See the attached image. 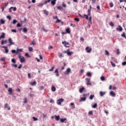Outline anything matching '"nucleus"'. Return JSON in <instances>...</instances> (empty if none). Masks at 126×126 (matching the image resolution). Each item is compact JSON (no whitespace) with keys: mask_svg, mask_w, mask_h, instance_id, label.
<instances>
[{"mask_svg":"<svg viewBox=\"0 0 126 126\" xmlns=\"http://www.w3.org/2000/svg\"><path fill=\"white\" fill-rule=\"evenodd\" d=\"M23 49H17V50H12L11 52L13 54H15V55H18V53L22 52Z\"/></svg>","mask_w":126,"mask_h":126,"instance_id":"obj_1","label":"nucleus"},{"mask_svg":"<svg viewBox=\"0 0 126 126\" xmlns=\"http://www.w3.org/2000/svg\"><path fill=\"white\" fill-rule=\"evenodd\" d=\"M19 59L20 60L21 63H25V58L24 57H21V54H19Z\"/></svg>","mask_w":126,"mask_h":126,"instance_id":"obj_2","label":"nucleus"},{"mask_svg":"<svg viewBox=\"0 0 126 126\" xmlns=\"http://www.w3.org/2000/svg\"><path fill=\"white\" fill-rule=\"evenodd\" d=\"M64 101V99L63 98H59L58 100L57 101V104L58 105H62V103Z\"/></svg>","mask_w":126,"mask_h":126,"instance_id":"obj_3","label":"nucleus"},{"mask_svg":"<svg viewBox=\"0 0 126 126\" xmlns=\"http://www.w3.org/2000/svg\"><path fill=\"white\" fill-rule=\"evenodd\" d=\"M8 42L9 44L8 46H11L12 45H14L15 44V43L12 41V39H11L10 37L8 38Z\"/></svg>","mask_w":126,"mask_h":126,"instance_id":"obj_4","label":"nucleus"},{"mask_svg":"<svg viewBox=\"0 0 126 126\" xmlns=\"http://www.w3.org/2000/svg\"><path fill=\"white\" fill-rule=\"evenodd\" d=\"M71 71V69H70V68H67L66 71L64 72V74L68 75L69 73H70Z\"/></svg>","mask_w":126,"mask_h":126,"instance_id":"obj_5","label":"nucleus"},{"mask_svg":"<svg viewBox=\"0 0 126 126\" xmlns=\"http://www.w3.org/2000/svg\"><path fill=\"white\" fill-rule=\"evenodd\" d=\"M87 85H92L91 82H90V78H86Z\"/></svg>","mask_w":126,"mask_h":126,"instance_id":"obj_6","label":"nucleus"},{"mask_svg":"<svg viewBox=\"0 0 126 126\" xmlns=\"http://www.w3.org/2000/svg\"><path fill=\"white\" fill-rule=\"evenodd\" d=\"M106 93H107V92L101 91L99 92V96L100 97H103V96H104V95H106Z\"/></svg>","mask_w":126,"mask_h":126,"instance_id":"obj_7","label":"nucleus"},{"mask_svg":"<svg viewBox=\"0 0 126 126\" xmlns=\"http://www.w3.org/2000/svg\"><path fill=\"white\" fill-rule=\"evenodd\" d=\"M64 53H66L68 56H71L73 54L72 52H69V50H67L66 51H65Z\"/></svg>","mask_w":126,"mask_h":126,"instance_id":"obj_8","label":"nucleus"},{"mask_svg":"<svg viewBox=\"0 0 126 126\" xmlns=\"http://www.w3.org/2000/svg\"><path fill=\"white\" fill-rule=\"evenodd\" d=\"M54 73H56V76H60V73H59V68H57L54 71Z\"/></svg>","mask_w":126,"mask_h":126,"instance_id":"obj_9","label":"nucleus"},{"mask_svg":"<svg viewBox=\"0 0 126 126\" xmlns=\"http://www.w3.org/2000/svg\"><path fill=\"white\" fill-rule=\"evenodd\" d=\"M110 95L112 97H116V94L113 91L110 92Z\"/></svg>","mask_w":126,"mask_h":126,"instance_id":"obj_10","label":"nucleus"},{"mask_svg":"<svg viewBox=\"0 0 126 126\" xmlns=\"http://www.w3.org/2000/svg\"><path fill=\"white\" fill-rule=\"evenodd\" d=\"M4 109H8V111L10 110V107L8 106V104L6 103L4 106Z\"/></svg>","mask_w":126,"mask_h":126,"instance_id":"obj_11","label":"nucleus"},{"mask_svg":"<svg viewBox=\"0 0 126 126\" xmlns=\"http://www.w3.org/2000/svg\"><path fill=\"white\" fill-rule=\"evenodd\" d=\"M86 51H87V53H91V51H92V49L89 48V47H87L86 48Z\"/></svg>","mask_w":126,"mask_h":126,"instance_id":"obj_12","label":"nucleus"},{"mask_svg":"<svg viewBox=\"0 0 126 126\" xmlns=\"http://www.w3.org/2000/svg\"><path fill=\"white\" fill-rule=\"evenodd\" d=\"M62 44H64V46L65 47H66V48H68V46H66V45H69V43L68 42H66V41H63L62 42Z\"/></svg>","mask_w":126,"mask_h":126,"instance_id":"obj_13","label":"nucleus"},{"mask_svg":"<svg viewBox=\"0 0 126 126\" xmlns=\"http://www.w3.org/2000/svg\"><path fill=\"white\" fill-rule=\"evenodd\" d=\"M116 30L117 31L122 32V31H123V28H122V27L121 26H119V27L116 28Z\"/></svg>","mask_w":126,"mask_h":126,"instance_id":"obj_14","label":"nucleus"},{"mask_svg":"<svg viewBox=\"0 0 126 126\" xmlns=\"http://www.w3.org/2000/svg\"><path fill=\"white\" fill-rule=\"evenodd\" d=\"M36 84H37V82H36V81H35L30 83V84H31V85H32V86H34V85H36Z\"/></svg>","mask_w":126,"mask_h":126,"instance_id":"obj_15","label":"nucleus"},{"mask_svg":"<svg viewBox=\"0 0 126 126\" xmlns=\"http://www.w3.org/2000/svg\"><path fill=\"white\" fill-rule=\"evenodd\" d=\"M7 43V40H2L1 42V45H3L4 44H6Z\"/></svg>","mask_w":126,"mask_h":126,"instance_id":"obj_16","label":"nucleus"},{"mask_svg":"<svg viewBox=\"0 0 126 126\" xmlns=\"http://www.w3.org/2000/svg\"><path fill=\"white\" fill-rule=\"evenodd\" d=\"M0 23L1 24H4L5 23V21L3 20V19H1L0 20Z\"/></svg>","mask_w":126,"mask_h":126,"instance_id":"obj_17","label":"nucleus"},{"mask_svg":"<svg viewBox=\"0 0 126 126\" xmlns=\"http://www.w3.org/2000/svg\"><path fill=\"white\" fill-rule=\"evenodd\" d=\"M84 101H86V97H81V99H80V102H82Z\"/></svg>","mask_w":126,"mask_h":126,"instance_id":"obj_18","label":"nucleus"},{"mask_svg":"<svg viewBox=\"0 0 126 126\" xmlns=\"http://www.w3.org/2000/svg\"><path fill=\"white\" fill-rule=\"evenodd\" d=\"M66 33H67L68 34H70V29L67 28L66 29Z\"/></svg>","mask_w":126,"mask_h":126,"instance_id":"obj_19","label":"nucleus"},{"mask_svg":"<svg viewBox=\"0 0 126 126\" xmlns=\"http://www.w3.org/2000/svg\"><path fill=\"white\" fill-rule=\"evenodd\" d=\"M56 1H57V0H51V4H52V5H55V4H56Z\"/></svg>","mask_w":126,"mask_h":126,"instance_id":"obj_20","label":"nucleus"},{"mask_svg":"<svg viewBox=\"0 0 126 126\" xmlns=\"http://www.w3.org/2000/svg\"><path fill=\"white\" fill-rule=\"evenodd\" d=\"M43 12L44 14H45L46 15H49V12L47 11V10H44Z\"/></svg>","mask_w":126,"mask_h":126,"instance_id":"obj_21","label":"nucleus"},{"mask_svg":"<svg viewBox=\"0 0 126 126\" xmlns=\"http://www.w3.org/2000/svg\"><path fill=\"white\" fill-rule=\"evenodd\" d=\"M55 120H56L57 121H60V115L58 116H55Z\"/></svg>","mask_w":126,"mask_h":126,"instance_id":"obj_22","label":"nucleus"},{"mask_svg":"<svg viewBox=\"0 0 126 126\" xmlns=\"http://www.w3.org/2000/svg\"><path fill=\"white\" fill-rule=\"evenodd\" d=\"M66 121V118H62L60 120L61 123H64V121Z\"/></svg>","mask_w":126,"mask_h":126,"instance_id":"obj_23","label":"nucleus"},{"mask_svg":"<svg viewBox=\"0 0 126 126\" xmlns=\"http://www.w3.org/2000/svg\"><path fill=\"white\" fill-rule=\"evenodd\" d=\"M51 90H52V91H53V92H55V91H56V87H55V86H52Z\"/></svg>","mask_w":126,"mask_h":126,"instance_id":"obj_24","label":"nucleus"},{"mask_svg":"<svg viewBox=\"0 0 126 126\" xmlns=\"http://www.w3.org/2000/svg\"><path fill=\"white\" fill-rule=\"evenodd\" d=\"M2 34L0 36V38H2V39H4V36H5V33L2 32Z\"/></svg>","mask_w":126,"mask_h":126,"instance_id":"obj_25","label":"nucleus"},{"mask_svg":"<svg viewBox=\"0 0 126 126\" xmlns=\"http://www.w3.org/2000/svg\"><path fill=\"white\" fill-rule=\"evenodd\" d=\"M28 31V30H27V28H23V32H24V33H27Z\"/></svg>","mask_w":126,"mask_h":126,"instance_id":"obj_26","label":"nucleus"},{"mask_svg":"<svg viewBox=\"0 0 126 126\" xmlns=\"http://www.w3.org/2000/svg\"><path fill=\"white\" fill-rule=\"evenodd\" d=\"M83 90H84V87H82L81 88H80L79 89L80 93H82V92H83Z\"/></svg>","mask_w":126,"mask_h":126,"instance_id":"obj_27","label":"nucleus"},{"mask_svg":"<svg viewBox=\"0 0 126 126\" xmlns=\"http://www.w3.org/2000/svg\"><path fill=\"white\" fill-rule=\"evenodd\" d=\"M87 76H89V77H91L92 76V75L91 74V73L89 72L87 73Z\"/></svg>","mask_w":126,"mask_h":126,"instance_id":"obj_28","label":"nucleus"},{"mask_svg":"<svg viewBox=\"0 0 126 126\" xmlns=\"http://www.w3.org/2000/svg\"><path fill=\"white\" fill-rule=\"evenodd\" d=\"M94 97H95V95H94V94L93 95H91L90 96V100H93V98H94Z\"/></svg>","mask_w":126,"mask_h":126,"instance_id":"obj_29","label":"nucleus"},{"mask_svg":"<svg viewBox=\"0 0 126 126\" xmlns=\"http://www.w3.org/2000/svg\"><path fill=\"white\" fill-rule=\"evenodd\" d=\"M109 25L110 26L113 27V26H114V23H113V22L111 21L109 22Z\"/></svg>","mask_w":126,"mask_h":126,"instance_id":"obj_30","label":"nucleus"},{"mask_svg":"<svg viewBox=\"0 0 126 126\" xmlns=\"http://www.w3.org/2000/svg\"><path fill=\"white\" fill-rule=\"evenodd\" d=\"M84 18H86V19H89V17H88V15L86 14L84 15Z\"/></svg>","mask_w":126,"mask_h":126,"instance_id":"obj_31","label":"nucleus"},{"mask_svg":"<svg viewBox=\"0 0 126 126\" xmlns=\"http://www.w3.org/2000/svg\"><path fill=\"white\" fill-rule=\"evenodd\" d=\"M65 64H66L65 63L63 62V65H64V66H62V67H61L62 70H63V69H64V66H65Z\"/></svg>","mask_w":126,"mask_h":126,"instance_id":"obj_32","label":"nucleus"},{"mask_svg":"<svg viewBox=\"0 0 126 126\" xmlns=\"http://www.w3.org/2000/svg\"><path fill=\"white\" fill-rule=\"evenodd\" d=\"M100 80H101V81H104V80H105V77H104V76H102L100 77Z\"/></svg>","mask_w":126,"mask_h":126,"instance_id":"obj_33","label":"nucleus"},{"mask_svg":"<svg viewBox=\"0 0 126 126\" xmlns=\"http://www.w3.org/2000/svg\"><path fill=\"white\" fill-rule=\"evenodd\" d=\"M121 36L122 37H124V38H125V39H126V33L123 32V34H122Z\"/></svg>","mask_w":126,"mask_h":126,"instance_id":"obj_34","label":"nucleus"},{"mask_svg":"<svg viewBox=\"0 0 126 126\" xmlns=\"http://www.w3.org/2000/svg\"><path fill=\"white\" fill-rule=\"evenodd\" d=\"M51 0H47L44 1V4H47L48 3V2H50V1H51Z\"/></svg>","mask_w":126,"mask_h":126,"instance_id":"obj_35","label":"nucleus"},{"mask_svg":"<svg viewBox=\"0 0 126 126\" xmlns=\"http://www.w3.org/2000/svg\"><path fill=\"white\" fill-rule=\"evenodd\" d=\"M54 68H55V66L52 67L51 69L49 70V71H54Z\"/></svg>","mask_w":126,"mask_h":126,"instance_id":"obj_36","label":"nucleus"},{"mask_svg":"<svg viewBox=\"0 0 126 126\" xmlns=\"http://www.w3.org/2000/svg\"><path fill=\"white\" fill-rule=\"evenodd\" d=\"M92 108H94V109L97 108V103H95L94 105H93Z\"/></svg>","mask_w":126,"mask_h":126,"instance_id":"obj_37","label":"nucleus"},{"mask_svg":"<svg viewBox=\"0 0 126 126\" xmlns=\"http://www.w3.org/2000/svg\"><path fill=\"white\" fill-rule=\"evenodd\" d=\"M24 104H27V98H26V97L24 98Z\"/></svg>","mask_w":126,"mask_h":126,"instance_id":"obj_38","label":"nucleus"},{"mask_svg":"<svg viewBox=\"0 0 126 126\" xmlns=\"http://www.w3.org/2000/svg\"><path fill=\"white\" fill-rule=\"evenodd\" d=\"M11 8L13 9L14 11H16V7H11Z\"/></svg>","mask_w":126,"mask_h":126,"instance_id":"obj_39","label":"nucleus"},{"mask_svg":"<svg viewBox=\"0 0 126 126\" xmlns=\"http://www.w3.org/2000/svg\"><path fill=\"white\" fill-rule=\"evenodd\" d=\"M29 52H32L33 51V48L30 47L29 48Z\"/></svg>","mask_w":126,"mask_h":126,"instance_id":"obj_40","label":"nucleus"},{"mask_svg":"<svg viewBox=\"0 0 126 126\" xmlns=\"http://www.w3.org/2000/svg\"><path fill=\"white\" fill-rule=\"evenodd\" d=\"M91 0H92V4H94V3H95V2H96V0H90V1H91Z\"/></svg>","mask_w":126,"mask_h":126,"instance_id":"obj_41","label":"nucleus"},{"mask_svg":"<svg viewBox=\"0 0 126 126\" xmlns=\"http://www.w3.org/2000/svg\"><path fill=\"white\" fill-rule=\"evenodd\" d=\"M89 115L90 116H93V111H91L89 112Z\"/></svg>","mask_w":126,"mask_h":126,"instance_id":"obj_42","label":"nucleus"},{"mask_svg":"<svg viewBox=\"0 0 126 126\" xmlns=\"http://www.w3.org/2000/svg\"><path fill=\"white\" fill-rule=\"evenodd\" d=\"M5 60V57L4 58L2 57L0 59V60L1 61V62H4Z\"/></svg>","mask_w":126,"mask_h":126,"instance_id":"obj_43","label":"nucleus"},{"mask_svg":"<svg viewBox=\"0 0 126 126\" xmlns=\"http://www.w3.org/2000/svg\"><path fill=\"white\" fill-rule=\"evenodd\" d=\"M32 119H33V121H34V122H36V121H38V119H37V118H36L35 117H33Z\"/></svg>","mask_w":126,"mask_h":126,"instance_id":"obj_44","label":"nucleus"},{"mask_svg":"<svg viewBox=\"0 0 126 126\" xmlns=\"http://www.w3.org/2000/svg\"><path fill=\"white\" fill-rule=\"evenodd\" d=\"M110 63H111V65H112V66H113V67H115V66H116V64L114 63H113L112 62H111Z\"/></svg>","mask_w":126,"mask_h":126,"instance_id":"obj_45","label":"nucleus"},{"mask_svg":"<svg viewBox=\"0 0 126 126\" xmlns=\"http://www.w3.org/2000/svg\"><path fill=\"white\" fill-rule=\"evenodd\" d=\"M11 62H12V63H16V62H15V59H12L11 60Z\"/></svg>","mask_w":126,"mask_h":126,"instance_id":"obj_46","label":"nucleus"},{"mask_svg":"<svg viewBox=\"0 0 126 126\" xmlns=\"http://www.w3.org/2000/svg\"><path fill=\"white\" fill-rule=\"evenodd\" d=\"M120 49H118L117 50V52H116V54H117V55H120Z\"/></svg>","mask_w":126,"mask_h":126,"instance_id":"obj_47","label":"nucleus"},{"mask_svg":"<svg viewBox=\"0 0 126 126\" xmlns=\"http://www.w3.org/2000/svg\"><path fill=\"white\" fill-rule=\"evenodd\" d=\"M28 78H30V79H31V74L30 73H29L28 74Z\"/></svg>","mask_w":126,"mask_h":126,"instance_id":"obj_48","label":"nucleus"},{"mask_svg":"<svg viewBox=\"0 0 126 126\" xmlns=\"http://www.w3.org/2000/svg\"><path fill=\"white\" fill-rule=\"evenodd\" d=\"M8 52H9L8 48H7L5 50V54H8Z\"/></svg>","mask_w":126,"mask_h":126,"instance_id":"obj_49","label":"nucleus"},{"mask_svg":"<svg viewBox=\"0 0 126 126\" xmlns=\"http://www.w3.org/2000/svg\"><path fill=\"white\" fill-rule=\"evenodd\" d=\"M74 20H75V21H77V22H79V19L78 18H75Z\"/></svg>","mask_w":126,"mask_h":126,"instance_id":"obj_50","label":"nucleus"},{"mask_svg":"<svg viewBox=\"0 0 126 126\" xmlns=\"http://www.w3.org/2000/svg\"><path fill=\"white\" fill-rule=\"evenodd\" d=\"M60 22H61V20L59 19L58 18L57 19V20L55 22V23H59Z\"/></svg>","mask_w":126,"mask_h":126,"instance_id":"obj_51","label":"nucleus"},{"mask_svg":"<svg viewBox=\"0 0 126 126\" xmlns=\"http://www.w3.org/2000/svg\"><path fill=\"white\" fill-rule=\"evenodd\" d=\"M17 23V21L16 20H13V24H15Z\"/></svg>","mask_w":126,"mask_h":126,"instance_id":"obj_52","label":"nucleus"},{"mask_svg":"<svg viewBox=\"0 0 126 126\" xmlns=\"http://www.w3.org/2000/svg\"><path fill=\"white\" fill-rule=\"evenodd\" d=\"M113 6H114V4H113V2H110V7H113Z\"/></svg>","mask_w":126,"mask_h":126,"instance_id":"obj_53","label":"nucleus"},{"mask_svg":"<svg viewBox=\"0 0 126 126\" xmlns=\"http://www.w3.org/2000/svg\"><path fill=\"white\" fill-rule=\"evenodd\" d=\"M44 3H40V4H39L38 5H37V6H38V7H40V6H43V5H44Z\"/></svg>","mask_w":126,"mask_h":126,"instance_id":"obj_54","label":"nucleus"},{"mask_svg":"<svg viewBox=\"0 0 126 126\" xmlns=\"http://www.w3.org/2000/svg\"><path fill=\"white\" fill-rule=\"evenodd\" d=\"M58 9H59V10H62V9H63V7H61L60 6H59L57 7Z\"/></svg>","mask_w":126,"mask_h":126,"instance_id":"obj_55","label":"nucleus"},{"mask_svg":"<svg viewBox=\"0 0 126 126\" xmlns=\"http://www.w3.org/2000/svg\"><path fill=\"white\" fill-rule=\"evenodd\" d=\"M8 91V92H12V89L11 88H9Z\"/></svg>","mask_w":126,"mask_h":126,"instance_id":"obj_56","label":"nucleus"},{"mask_svg":"<svg viewBox=\"0 0 126 126\" xmlns=\"http://www.w3.org/2000/svg\"><path fill=\"white\" fill-rule=\"evenodd\" d=\"M59 58H63V54L60 53L59 55Z\"/></svg>","mask_w":126,"mask_h":126,"instance_id":"obj_57","label":"nucleus"},{"mask_svg":"<svg viewBox=\"0 0 126 126\" xmlns=\"http://www.w3.org/2000/svg\"><path fill=\"white\" fill-rule=\"evenodd\" d=\"M105 55L106 56H109V52H108L107 50H105Z\"/></svg>","mask_w":126,"mask_h":126,"instance_id":"obj_58","label":"nucleus"},{"mask_svg":"<svg viewBox=\"0 0 126 126\" xmlns=\"http://www.w3.org/2000/svg\"><path fill=\"white\" fill-rule=\"evenodd\" d=\"M43 89H44V86H41L40 87L39 90H43Z\"/></svg>","mask_w":126,"mask_h":126,"instance_id":"obj_59","label":"nucleus"},{"mask_svg":"<svg viewBox=\"0 0 126 126\" xmlns=\"http://www.w3.org/2000/svg\"><path fill=\"white\" fill-rule=\"evenodd\" d=\"M12 66H14V67H17V64H12Z\"/></svg>","mask_w":126,"mask_h":126,"instance_id":"obj_60","label":"nucleus"},{"mask_svg":"<svg viewBox=\"0 0 126 126\" xmlns=\"http://www.w3.org/2000/svg\"><path fill=\"white\" fill-rule=\"evenodd\" d=\"M53 19H58V16H55L53 17Z\"/></svg>","mask_w":126,"mask_h":126,"instance_id":"obj_61","label":"nucleus"},{"mask_svg":"<svg viewBox=\"0 0 126 126\" xmlns=\"http://www.w3.org/2000/svg\"><path fill=\"white\" fill-rule=\"evenodd\" d=\"M7 18H8L9 19V20H11V17L10 16H7Z\"/></svg>","mask_w":126,"mask_h":126,"instance_id":"obj_62","label":"nucleus"},{"mask_svg":"<svg viewBox=\"0 0 126 126\" xmlns=\"http://www.w3.org/2000/svg\"><path fill=\"white\" fill-rule=\"evenodd\" d=\"M11 32H14V33H16V30L12 29L11 30Z\"/></svg>","mask_w":126,"mask_h":126,"instance_id":"obj_63","label":"nucleus"},{"mask_svg":"<svg viewBox=\"0 0 126 126\" xmlns=\"http://www.w3.org/2000/svg\"><path fill=\"white\" fill-rule=\"evenodd\" d=\"M122 65H126V62H123Z\"/></svg>","mask_w":126,"mask_h":126,"instance_id":"obj_64","label":"nucleus"}]
</instances>
